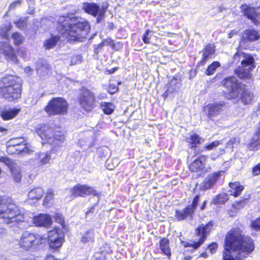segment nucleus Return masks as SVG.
Returning a JSON list of instances; mask_svg holds the SVG:
<instances>
[{
    "label": "nucleus",
    "mask_w": 260,
    "mask_h": 260,
    "mask_svg": "<svg viewBox=\"0 0 260 260\" xmlns=\"http://www.w3.org/2000/svg\"><path fill=\"white\" fill-rule=\"evenodd\" d=\"M224 248L223 260L242 259L253 250L254 246L250 238L243 236L239 229L235 228L228 233Z\"/></svg>",
    "instance_id": "f257e3e1"
},
{
    "label": "nucleus",
    "mask_w": 260,
    "mask_h": 260,
    "mask_svg": "<svg viewBox=\"0 0 260 260\" xmlns=\"http://www.w3.org/2000/svg\"><path fill=\"white\" fill-rule=\"evenodd\" d=\"M9 199L3 197L0 198V220L10 227L26 229L29 224L24 215L20 212L18 207L9 202Z\"/></svg>",
    "instance_id": "f03ea898"
},
{
    "label": "nucleus",
    "mask_w": 260,
    "mask_h": 260,
    "mask_svg": "<svg viewBox=\"0 0 260 260\" xmlns=\"http://www.w3.org/2000/svg\"><path fill=\"white\" fill-rule=\"evenodd\" d=\"M223 85L227 89L225 97L228 100L238 101L240 98L245 105L252 103L254 94L248 89H244L235 77H227L223 81Z\"/></svg>",
    "instance_id": "7ed1b4c3"
},
{
    "label": "nucleus",
    "mask_w": 260,
    "mask_h": 260,
    "mask_svg": "<svg viewBox=\"0 0 260 260\" xmlns=\"http://www.w3.org/2000/svg\"><path fill=\"white\" fill-rule=\"evenodd\" d=\"M22 80L17 76L7 75L0 80V92L8 101L20 98Z\"/></svg>",
    "instance_id": "20e7f679"
},
{
    "label": "nucleus",
    "mask_w": 260,
    "mask_h": 260,
    "mask_svg": "<svg viewBox=\"0 0 260 260\" xmlns=\"http://www.w3.org/2000/svg\"><path fill=\"white\" fill-rule=\"evenodd\" d=\"M90 27L88 22L81 19L78 22L71 24L68 31V38L71 41L82 42L89 31Z\"/></svg>",
    "instance_id": "39448f33"
},
{
    "label": "nucleus",
    "mask_w": 260,
    "mask_h": 260,
    "mask_svg": "<svg viewBox=\"0 0 260 260\" xmlns=\"http://www.w3.org/2000/svg\"><path fill=\"white\" fill-rule=\"evenodd\" d=\"M90 27L88 22L81 19L78 22L71 24L68 31V38L71 41L82 42L89 31Z\"/></svg>",
    "instance_id": "423d86ee"
},
{
    "label": "nucleus",
    "mask_w": 260,
    "mask_h": 260,
    "mask_svg": "<svg viewBox=\"0 0 260 260\" xmlns=\"http://www.w3.org/2000/svg\"><path fill=\"white\" fill-rule=\"evenodd\" d=\"M36 132L43 140L54 145L58 144L57 141L62 142L64 140V136L62 133L58 131H54L48 125L39 126Z\"/></svg>",
    "instance_id": "0eeeda50"
},
{
    "label": "nucleus",
    "mask_w": 260,
    "mask_h": 260,
    "mask_svg": "<svg viewBox=\"0 0 260 260\" xmlns=\"http://www.w3.org/2000/svg\"><path fill=\"white\" fill-rule=\"evenodd\" d=\"M241 66L235 70V74L241 79H249L250 71L255 68L254 59L250 54L243 52Z\"/></svg>",
    "instance_id": "6e6552de"
},
{
    "label": "nucleus",
    "mask_w": 260,
    "mask_h": 260,
    "mask_svg": "<svg viewBox=\"0 0 260 260\" xmlns=\"http://www.w3.org/2000/svg\"><path fill=\"white\" fill-rule=\"evenodd\" d=\"M67 102L59 98H53L45 108V111L49 115H63L67 113Z\"/></svg>",
    "instance_id": "1a4fd4ad"
},
{
    "label": "nucleus",
    "mask_w": 260,
    "mask_h": 260,
    "mask_svg": "<svg viewBox=\"0 0 260 260\" xmlns=\"http://www.w3.org/2000/svg\"><path fill=\"white\" fill-rule=\"evenodd\" d=\"M48 243L50 248L57 249L61 247L64 242V234L59 228H54L48 232Z\"/></svg>",
    "instance_id": "9d476101"
},
{
    "label": "nucleus",
    "mask_w": 260,
    "mask_h": 260,
    "mask_svg": "<svg viewBox=\"0 0 260 260\" xmlns=\"http://www.w3.org/2000/svg\"><path fill=\"white\" fill-rule=\"evenodd\" d=\"M212 228L213 223L211 221L205 225L202 224L201 225L199 226L196 230V233L197 235L200 237V240L198 242H193L189 244H185L184 245V247H192L195 249L198 248L204 243Z\"/></svg>",
    "instance_id": "9b49d317"
},
{
    "label": "nucleus",
    "mask_w": 260,
    "mask_h": 260,
    "mask_svg": "<svg viewBox=\"0 0 260 260\" xmlns=\"http://www.w3.org/2000/svg\"><path fill=\"white\" fill-rule=\"evenodd\" d=\"M82 8L86 13L94 17L98 16L96 21L98 23L101 22L106 12L105 8L104 7L100 8L98 4L93 3H84Z\"/></svg>",
    "instance_id": "f8f14e48"
},
{
    "label": "nucleus",
    "mask_w": 260,
    "mask_h": 260,
    "mask_svg": "<svg viewBox=\"0 0 260 260\" xmlns=\"http://www.w3.org/2000/svg\"><path fill=\"white\" fill-rule=\"evenodd\" d=\"M79 103L81 107L86 111H90L95 105L93 94L88 90H84L80 96Z\"/></svg>",
    "instance_id": "ddd939ff"
},
{
    "label": "nucleus",
    "mask_w": 260,
    "mask_h": 260,
    "mask_svg": "<svg viewBox=\"0 0 260 260\" xmlns=\"http://www.w3.org/2000/svg\"><path fill=\"white\" fill-rule=\"evenodd\" d=\"M224 107L223 102H219L208 104L205 107V111L207 112L208 118L211 120L219 115Z\"/></svg>",
    "instance_id": "4468645a"
},
{
    "label": "nucleus",
    "mask_w": 260,
    "mask_h": 260,
    "mask_svg": "<svg viewBox=\"0 0 260 260\" xmlns=\"http://www.w3.org/2000/svg\"><path fill=\"white\" fill-rule=\"evenodd\" d=\"M241 9L244 15L250 19L253 23L255 24L258 23V19L260 18V6L256 8H251L246 5H243L241 6Z\"/></svg>",
    "instance_id": "2eb2a0df"
},
{
    "label": "nucleus",
    "mask_w": 260,
    "mask_h": 260,
    "mask_svg": "<svg viewBox=\"0 0 260 260\" xmlns=\"http://www.w3.org/2000/svg\"><path fill=\"white\" fill-rule=\"evenodd\" d=\"M71 196L76 197L77 196L84 197L88 194H96V190L92 187L86 185L78 184L70 190Z\"/></svg>",
    "instance_id": "dca6fc26"
},
{
    "label": "nucleus",
    "mask_w": 260,
    "mask_h": 260,
    "mask_svg": "<svg viewBox=\"0 0 260 260\" xmlns=\"http://www.w3.org/2000/svg\"><path fill=\"white\" fill-rule=\"evenodd\" d=\"M0 51L5 55L8 61L16 63L17 62V58L15 54L14 49L12 46L5 42H0Z\"/></svg>",
    "instance_id": "f3484780"
},
{
    "label": "nucleus",
    "mask_w": 260,
    "mask_h": 260,
    "mask_svg": "<svg viewBox=\"0 0 260 260\" xmlns=\"http://www.w3.org/2000/svg\"><path fill=\"white\" fill-rule=\"evenodd\" d=\"M36 239L35 235L26 231L22 233L19 244L21 248L28 250L33 246Z\"/></svg>",
    "instance_id": "a211bd4d"
},
{
    "label": "nucleus",
    "mask_w": 260,
    "mask_h": 260,
    "mask_svg": "<svg viewBox=\"0 0 260 260\" xmlns=\"http://www.w3.org/2000/svg\"><path fill=\"white\" fill-rule=\"evenodd\" d=\"M52 154V151L37 153L36 157L33 160V161H34V165L37 167H42L50 164L53 159Z\"/></svg>",
    "instance_id": "6ab92c4d"
},
{
    "label": "nucleus",
    "mask_w": 260,
    "mask_h": 260,
    "mask_svg": "<svg viewBox=\"0 0 260 260\" xmlns=\"http://www.w3.org/2000/svg\"><path fill=\"white\" fill-rule=\"evenodd\" d=\"M221 173H223V172H216L208 176L202 183V188L205 190L212 188L216 183L218 179L220 177Z\"/></svg>",
    "instance_id": "aec40b11"
},
{
    "label": "nucleus",
    "mask_w": 260,
    "mask_h": 260,
    "mask_svg": "<svg viewBox=\"0 0 260 260\" xmlns=\"http://www.w3.org/2000/svg\"><path fill=\"white\" fill-rule=\"evenodd\" d=\"M208 156L201 155L194 160L189 166V169L191 172H197L201 171L205 168Z\"/></svg>",
    "instance_id": "412c9836"
},
{
    "label": "nucleus",
    "mask_w": 260,
    "mask_h": 260,
    "mask_svg": "<svg viewBox=\"0 0 260 260\" xmlns=\"http://www.w3.org/2000/svg\"><path fill=\"white\" fill-rule=\"evenodd\" d=\"M215 53V46L213 44L207 45L203 50V57L199 64L204 65L210 59L212 58Z\"/></svg>",
    "instance_id": "4be33fe9"
},
{
    "label": "nucleus",
    "mask_w": 260,
    "mask_h": 260,
    "mask_svg": "<svg viewBox=\"0 0 260 260\" xmlns=\"http://www.w3.org/2000/svg\"><path fill=\"white\" fill-rule=\"evenodd\" d=\"M34 223L37 226H48L52 223L51 217L47 214H41L33 218Z\"/></svg>",
    "instance_id": "5701e85b"
},
{
    "label": "nucleus",
    "mask_w": 260,
    "mask_h": 260,
    "mask_svg": "<svg viewBox=\"0 0 260 260\" xmlns=\"http://www.w3.org/2000/svg\"><path fill=\"white\" fill-rule=\"evenodd\" d=\"M20 111V109H2L0 111V115L4 120H8L16 117Z\"/></svg>",
    "instance_id": "b1692460"
},
{
    "label": "nucleus",
    "mask_w": 260,
    "mask_h": 260,
    "mask_svg": "<svg viewBox=\"0 0 260 260\" xmlns=\"http://www.w3.org/2000/svg\"><path fill=\"white\" fill-rule=\"evenodd\" d=\"M194 212L190 207L188 206L182 210L176 211V217L178 220L181 221L187 217L192 218Z\"/></svg>",
    "instance_id": "393cba45"
},
{
    "label": "nucleus",
    "mask_w": 260,
    "mask_h": 260,
    "mask_svg": "<svg viewBox=\"0 0 260 260\" xmlns=\"http://www.w3.org/2000/svg\"><path fill=\"white\" fill-rule=\"evenodd\" d=\"M243 38L245 41L254 42L260 38V34L255 29H246L243 34Z\"/></svg>",
    "instance_id": "a878e982"
},
{
    "label": "nucleus",
    "mask_w": 260,
    "mask_h": 260,
    "mask_svg": "<svg viewBox=\"0 0 260 260\" xmlns=\"http://www.w3.org/2000/svg\"><path fill=\"white\" fill-rule=\"evenodd\" d=\"M230 189L229 190V194L238 197L241 194L244 187L238 182H230L229 183Z\"/></svg>",
    "instance_id": "bb28decb"
},
{
    "label": "nucleus",
    "mask_w": 260,
    "mask_h": 260,
    "mask_svg": "<svg viewBox=\"0 0 260 260\" xmlns=\"http://www.w3.org/2000/svg\"><path fill=\"white\" fill-rule=\"evenodd\" d=\"M44 193L43 189L41 187H37L30 190L28 193V198L31 200H40Z\"/></svg>",
    "instance_id": "cd10ccee"
},
{
    "label": "nucleus",
    "mask_w": 260,
    "mask_h": 260,
    "mask_svg": "<svg viewBox=\"0 0 260 260\" xmlns=\"http://www.w3.org/2000/svg\"><path fill=\"white\" fill-rule=\"evenodd\" d=\"M260 145V131L257 132L255 135L251 138L248 144V148L250 150H257L259 149Z\"/></svg>",
    "instance_id": "c85d7f7f"
},
{
    "label": "nucleus",
    "mask_w": 260,
    "mask_h": 260,
    "mask_svg": "<svg viewBox=\"0 0 260 260\" xmlns=\"http://www.w3.org/2000/svg\"><path fill=\"white\" fill-rule=\"evenodd\" d=\"M202 141H203V139L197 134H191L189 137L187 138V142L190 145V147L191 148L201 144Z\"/></svg>",
    "instance_id": "c756f323"
},
{
    "label": "nucleus",
    "mask_w": 260,
    "mask_h": 260,
    "mask_svg": "<svg viewBox=\"0 0 260 260\" xmlns=\"http://www.w3.org/2000/svg\"><path fill=\"white\" fill-rule=\"evenodd\" d=\"M160 248L162 252L168 256H171V249L169 247V241L166 238H163L160 241Z\"/></svg>",
    "instance_id": "7c9ffc66"
},
{
    "label": "nucleus",
    "mask_w": 260,
    "mask_h": 260,
    "mask_svg": "<svg viewBox=\"0 0 260 260\" xmlns=\"http://www.w3.org/2000/svg\"><path fill=\"white\" fill-rule=\"evenodd\" d=\"M12 27L10 22L3 24L0 26V35L3 39L8 38V32Z\"/></svg>",
    "instance_id": "2f4dec72"
},
{
    "label": "nucleus",
    "mask_w": 260,
    "mask_h": 260,
    "mask_svg": "<svg viewBox=\"0 0 260 260\" xmlns=\"http://www.w3.org/2000/svg\"><path fill=\"white\" fill-rule=\"evenodd\" d=\"M101 107L104 113L107 115L111 114L115 109V106L111 103L102 102Z\"/></svg>",
    "instance_id": "473e14b6"
},
{
    "label": "nucleus",
    "mask_w": 260,
    "mask_h": 260,
    "mask_svg": "<svg viewBox=\"0 0 260 260\" xmlns=\"http://www.w3.org/2000/svg\"><path fill=\"white\" fill-rule=\"evenodd\" d=\"M59 37L57 36L51 37V38L44 42V45L47 49H52L56 45L57 43L59 41Z\"/></svg>",
    "instance_id": "72a5a7b5"
},
{
    "label": "nucleus",
    "mask_w": 260,
    "mask_h": 260,
    "mask_svg": "<svg viewBox=\"0 0 260 260\" xmlns=\"http://www.w3.org/2000/svg\"><path fill=\"white\" fill-rule=\"evenodd\" d=\"M10 170L15 181L17 182H20L22 175L19 167L16 165L15 166H14V167L12 168Z\"/></svg>",
    "instance_id": "f704fd0d"
},
{
    "label": "nucleus",
    "mask_w": 260,
    "mask_h": 260,
    "mask_svg": "<svg viewBox=\"0 0 260 260\" xmlns=\"http://www.w3.org/2000/svg\"><path fill=\"white\" fill-rule=\"evenodd\" d=\"M94 241L93 233L92 231L86 232L81 238V241L84 244L92 243Z\"/></svg>",
    "instance_id": "c9c22d12"
},
{
    "label": "nucleus",
    "mask_w": 260,
    "mask_h": 260,
    "mask_svg": "<svg viewBox=\"0 0 260 260\" xmlns=\"http://www.w3.org/2000/svg\"><path fill=\"white\" fill-rule=\"evenodd\" d=\"M229 200L228 195L226 193H220L216 196L212 202L213 204H223Z\"/></svg>",
    "instance_id": "e433bc0d"
},
{
    "label": "nucleus",
    "mask_w": 260,
    "mask_h": 260,
    "mask_svg": "<svg viewBox=\"0 0 260 260\" xmlns=\"http://www.w3.org/2000/svg\"><path fill=\"white\" fill-rule=\"evenodd\" d=\"M220 66V63L218 61H214L212 63L210 66H208L207 69L205 71V74L207 75L210 76L213 75L216 70Z\"/></svg>",
    "instance_id": "4c0bfd02"
},
{
    "label": "nucleus",
    "mask_w": 260,
    "mask_h": 260,
    "mask_svg": "<svg viewBox=\"0 0 260 260\" xmlns=\"http://www.w3.org/2000/svg\"><path fill=\"white\" fill-rule=\"evenodd\" d=\"M12 38L13 40L15 45H19L23 43L24 37L18 32H15L12 35Z\"/></svg>",
    "instance_id": "58836bf2"
},
{
    "label": "nucleus",
    "mask_w": 260,
    "mask_h": 260,
    "mask_svg": "<svg viewBox=\"0 0 260 260\" xmlns=\"http://www.w3.org/2000/svg\"><path fill=\"white\" fill-rule=\"evenodd\" d=\"M25 142H26V141L23 137L13 138L7 141V142H8V145H12L16 147H18L20 145H22V144L25 143Z\"/></svg>",
    "instance_id": "ea45409f"
},
{
    "label": "nucleus",
    "mask_w": 260,
    "mask_h": 260,
    "mask_svg": "<svg viewBox=\"0 0 260 260\" xmlns=\"http://www.w3.org/2000/svg\"><path fill=\"white\" fill-rule=\"evenodd\" d=\"M14 23L19 28L22 29L26 26L27 19L26 18H20L14 20Z\"/></svg>",
    "instance_id": "a19ab883"
},
{
    "label": "nucleus",
    "mask_w": 260,
    "mask_h": 260,
    "mask_svg": "<svg viewBox=\"0 0 260 260\" xmlns=\"http://www.w3.org/2000/svg\"><path fill=\"white\" fill-rule=\"evenodd\" d=\"M0 161L5 164L10 170L16 165L12 159L6 156L0 157Z\"/></svg>",
    "instance_id": "79ce46f5"
},
{
    "label": "nucleus",
    "mask_w": 260,
    "mask_h": 260,
    "mask_svg": "<svg viewBox=\"0 0 260 260\" xmlns=\"http://www.w3.org/2000/svg\"><path fill=\"white\" fill-rule=\"evenodd\" d=\"M54 194L53 191L51 190H48L44 200L43 205L48 207L49 203L52 200Z\"/></svg>",
    "instance_id": "37998d69"
},
{
    "label": "nucleus",
    "mask_w": 260,
    "mask_h": 260,
    "mask_svg": "<svg viewBox=\"0 0 260 260\" xmlns=\"http://www.w3.org/2000/svg\"><path fill=\"white\" fill-rule=\"evenodd\" d=\"M27 144V142H25V143H22V145H20L17 147V149H16L17 151V154H19L22 152L25 153H29L30 151L29 149L28 148Z\"/></svg>",
    "instance_id": "c03bdc74"
},
{
    "label": "nucleus",
    "mask_w": 260,
    "mask_h": 260,
    "mask_svg": "<svg viewBox=\"0 0 260 260\" xmlns=\"http://www.w3.org/2000/svg\"><path fill=\"white\" fill-rule=\"evenodd\" d=\"M243 52L241 51H238L234 55L233 57V62L234 63H237L239 62L242 61V57L243 56Z\"/></svg>",
    "instance_id": "a18cd8bd"
},
{
    "label": "nucleus",
    "mask_w": 260,
    "mask_h": 260,
    "mask_svg": "<svg viewBox=\"0 0 260 260\" xmlns=\"http://www.w3.org/2000/svg\"><path fill=\"white\" fill-rule=\"evenodd\" d=\"M248 201L247 199H244L243 200L236 202L234 206L236 209H240L243 208L248 203Z\"/></svg>",
    "instance_id": "49530a36"
},
{
    "label": "nucleus",
    "mask_w": 260,
    "mask_h": 260,
    "mask_svg": "<svg viewBox=\"0 0 260 260\" xmlns=\"http://www.w3.org/2000/svg\"><path fill=\"white\" fill-rule=\"evenodd\" d=\"M7 145V152L9 154H17V151L16 149H17V147L14 146L12 145H8V142H7L6 143Z\"/></svg>",
    "instance_id": "de8ad7c7"
},
{
    "label": "nucleus",
    "mask_w": 260,
    "mask_h": 260,
    "mask_svg": "<svg viewBox=\"0 0 260 260\" xmlns=\"http://www.w3.org/2000/svg\"><path fill=\"white\" fill-rule=\"evenodd\" d=\"M151 32L147 30L143 36V41L146 44H148L150 43V40L151 37Z\"/></svg>",
    "instance_id": "09e8293b"
},
{
    "label": "nucleus",
    "mask_w": 260,
    "mask_h": 260,
    "mask_svg": "<svg viewBox=\"0 0 260 260\" xmlns=\"http://www.w3.org/2000/svg\"><path fill=\"white\" fill-rule=\"evenodd\" d=\"M220 144V142L218 141H215L208 145L205 146L204 148L208 150H211L216 147H217Z\"/></svg>",
    "instance_id": "8fccbe9b"
},
{
    "label": "nucleus",
    "mask_w": 260,
    "mask_h": 260,
    "mask_svg": "<svg viewBox=\"0 0 260 260\" xmlns=\"http://www.w3.org/2000/svg\"><path fill=\"white\" fill-rule=\"evenodd\" d=\"M199 201L200 196L199 195H197L194 198L192 203L191 205H188V206L190 207L192 209L193 211L194 212V210L199 203Z\"/></svg>",
    "instance_id": "3c124183"
},
{
    "label": "nucleus",
    "mask_w": 260,
    "mask_h": 260,
    "mask_svg": "<svg viewBox=\"0 0 260 260\" xmlns=\"http://www.w3.org/2000/svg\"><path fill=\"white\" fill-rule=\"evenodd\" d=\"M251 226L255 230H260V217L251 222Z\"/></svg>",
    "instance_id": "603ef678"
},
{
    "label": "nucleus",
    "mask_w": 260,
    "mask_h": 260,
    "mask_svg": "<svg viewBox=\"0 0 260 260\" xmlns=\"http://www.w3.org/2000/svg\"><path fill=\"white\" fill-rule=\"evenodd\" d=\"M21 4V1L20 0H17L13 3H12L9 7V10L10 11L14 9L17 6H20Z\"/></svg>",
    "instance_id": "864d4df0"
},
{
    "label": "nucleus",
    "mask_w": 260,
    "mask_h": 260,
    "mask_svg": "<svg viewBox=\"0 0 260 260\" xmlns=\"http://www.w3.org/2000/svg\"><path fill=\"white\" fill-rule=\"evenodd\" d=\"M54 218L57 222L61 224L62 225H63V223H64V220L61 214H56L54 217Z\"/></svg>",
    "instance_id": "5fc2aeb1"
},
{
    "label": "nucleus",
    "mask_w": 260,
    "mask_h": 260,
    "mask_svg": "<svg viewBox=\"0 0 260 260\" xmlns=\"http://www.w3.org/2000/svg\"><path fill=\"white\" fill-rule=\"evenodd\" d=\"M217 248V244L216 243H213L208 246V249L212 253H214Z\"/></svg>",
    "instance_id": "6e6d98bb"
},
{
    "label": "nucleus",
    "mask_w": 260,
    "mask_h": 260,
    "mask_svg": "<svg viewBox=\"0 0 260 260\" xmlns=\"http://www.w3.org/2000/svg\"><path fill=\"white\" fill-rule=\"evenodd\" d=\"M252 172L254 175H258L260 174V162L253 168Z\"/></svg>",
    "instance_id": "4d7b16f0"
},
{
    "label": "nucleus",
    "mask_w": 260,
    "mask_h": 260,
    "mask_svg": "<svg viewBox=\"0 0 260 260\" xmlns=\"http://www.w3.org/2000/svg\"><path fill=\"white\" fill-rule=\"evenodd\" d=\"M107 42V41H103L101 43L98 44L97 45V47H95V52L97 53H98V49H101L103 46L105 45L106 43Z\"/></svg>",
    "instance_id": "13d9d810"
},
{
    "label": "nucleus",
    "mask_w": 260,
    "mask_h": 260,
    "mask_svg": "<svg viewBox=\"0 0 260 260\" xmlns=\"http://www.w3.org/2000/svg\"><path fill=\"white\" fill-rule=\"evenodd\" d=\"M7 234V231L5 229L0 226V238L5 236Z\"/></svg>",
    "instance_id": "bf43d9fd"
},
{
    "label": "nucleus",
    "mask_w": 260,
    "mask_h": 260,
    "mask_svg": "<svg viewBox=\"0 0 260 260\" xmlns=\"http://www.w3.org/2000/svg\"><path fill=\"white\" fill-rule=\"evenodd\" d=\"M173 92V90H172V89L169 87L168 90L165 92V93L164 94V96L168 97L170 94L172 93Z\"/></svg>",
    "instance_id": "052dcab7"
},
{
    "label": "nucleus",
    "mask_w": 260,
    "mask_h": 260,
    "mask_svg": "<svg viewBox=\"0 0 260 260\" xmlns=\"http://www.w3.org/2000/svg\"><path fill=\"white\" fill-rule=\"evenodd\" d=\"M238 33V30H232L229 34V38H231L234 35L237 34Z\"/></svg>",
    "instance_id": "680f3d73"
},
{
    "label": "nucleus",
    "mask_w": 260,
    "mask_h": 260,
    "mask_svg": "<svg viewBox=\"0 0 260 260\" xmlns=\"http://www.w3.org/2000/svg\"><path fill=\"white\" fill-rule=\"evenodd\" d=\"M25 71L28 74H31L32 70L29 67H27L25 68Z\"/></svg>",
    "instance_id": "e2e57ef3"
},
{
    "label": "nucleus",
    "mask_w": 260,
    "mask_h": 260,
    "mask_svg": "<svg viewBox=\"0 0 260 260\" xmlns=\"http://www.w3.org/2000/svg\"><path fill=\"white\" fill-rule=\"evenodd\" d=\"M45 260H55V258L53 256L51 255H48L46 256Z\"/></svg>",
    "instance_id": "0e129e2a"
},
{
    "label": "nucleus",
    "mask_w": 260,
    "mask_h": 260,
    "mask_svg": "<svg viewBox=\"0 0 260 260\" xmlns=\"http://www.w3.org/2000/svg\"><path fill=\"white\" fill-rule=\"evenodd\" d=\"M219 156V154L215 155L214 154H211L210 155L211 159L213 160H214L216 159V158Z\"/></svg>",
    "instance_id": "69168bd1"
},
{
    "label": "nucleus",
    "mask_w": 260,
    "mask_h": 260,
    "mask_svg": "<svg viewBox=\"0 0 260 260\" xmlns=\"http://www.w3.org/2000/svg\"><path fill=\"white\" fill-rule=\"evenodd\" d=\"M206 203H207V202L206 201H205L203 203L202 206H201V210H203L204 209H205L206 206Z\"/></svg>",
    "instance_id": "338daca9"
},
{
    "label": "nucleus",
    "mask_w": 260,
    "mask_h": 260,
    "mask_svg": "<svg viewBox=\"0 0 260 260\" xmlns=\"http://www.w3.org/2000/svg\"><path fill=\"white\" fill-rule=\"evenodd\" d=\"M22 260H37L35 258L32 257H30L28 258H23Z\"/></svg>",
    "instance_id": "774afa93"
}]
</instances>
